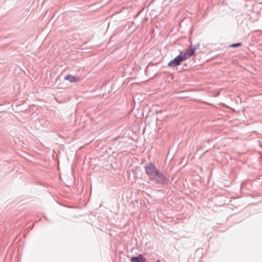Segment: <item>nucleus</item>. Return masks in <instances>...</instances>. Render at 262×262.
<instances>
[{
	"mask_svg": "<svg viewBox=\"0 0 262 262\" xmlns=\"http://www.w3.org/2000/svg\"><path fill=\"white\" fill-rule=\"evenodd\" d=\"M145 170L146 174H147L151 180L155 179L156 174L159 171L156 166L152 163L146 164L145 166Z\"/></svg>",
	"mask_w": 262,
	"mask_h": 262,
	"instance_id": "obj_1",
	"label": "nucleus"
},
{
	"mask_svg": "<svg viewBox=\"0 0 262 262\" xmlns=\"http://www.w3.org/2000/svg\"><path fill=\"white\" fill-rule=\"evenodd\" d=\"M195 52V49L190 48L185 50L184 52H181L180 54V56H182L184 60H186L189 59L191 56H192Z\"/></svg>",
	"mask_w": 262,
	"mask_h": 262,
	"instance_id": "obj_2",
	"label": "nucleus"
},
{
	"mask_svg": "<svg viewBox=\"0 0 262 262\" xmlns=\"http://www.w3.org/2000/svg\"><path fill=\"white\" fill-rule=\"evenodd\" d=\"M184 59H183L182 56L180 55H178L176 58H174L173 60L170 61L168 63V66L171 67H174L175 66H179L181 63L184 61Z\"/></svg>",
	"mask_w": 262,
	"mask_h": 262,
	"instance_id": "obj_3",
	"label": "nucleus"
},
{
	"mask_svg": "<svg viewBox=\"0 0 262 262\" xmlns=\"http://www.w3.org/2000/svg\"><path fill=\"white\" fill-rule=\"evenodd\" d=\"M152 180H155L158 183L165 184L167 183L168 181V179H167L162 173H161L159 171L156 174L155 177V179H152Z\"/></svg>",
	"mask_w": 262,
	"mask_h": 262,
	"instance_id": "obj_4",
	"label": "nucleus"
},
{
	"mask_svg": "<svg viewBox=\"0 0 262 262\" xmlns=\"http://www.w3.org/2000/svg\"><path fill=\"white\" fill-rule=\"evenodd\" d=\"M65 80H68L71 82H76L79 81L80 79L78 77H76L72 75H68L64 78Z\"/></svg>",
	"mask_w": 262,
	"mask_h": 262,
	"instance_id": "obj_5",
	"label": "nucleus"
},
{
	"mask_svg": "<svg viewBox=\"0 0 262 262\" xmlns=\"http://www.w3.org/2000/svg\"><path fill=\"white\" fill-rule=\"evenodd\" d=\"M145 259L141 254L138 255L137 257H132L131 262H145Z\"/></svg>",
	"mask_w": 262,
	"mask_h": 262,
	"instance_id": "obj_6",
	"label": "nucleus"
},
{
	"mask_svg": "<svg viewBox=\"0 0 262 262\" xmlns=\"http://www.w3.org/2000/svg\"><path fill=\"white\" fill-rule=\"evenodd\" d=\"M242 45V43L241 42L236 43H233L230 45V47L235 48L237 47L241 46Z\"/></svg>",
	"mask_w": 262,
	"mask_h": 262,
	"instance_id": "obj_7",
	"label": "nucleus"
},
{
	"mask_svg": "<svg viewBox=\"0 0 262 262\" xmlns=\"http://www.w3.org/2000/svg\"><path fill=\"white\" fill-rule=\"evenodd\" d=\"M157 262H160V261L159 260H157Z\"/></svg>",
	"mask_w": 262,
	"mask_h": 262,
	"instance_id": "obj_8",
	"label": "nucleus"
}]
</instances>
